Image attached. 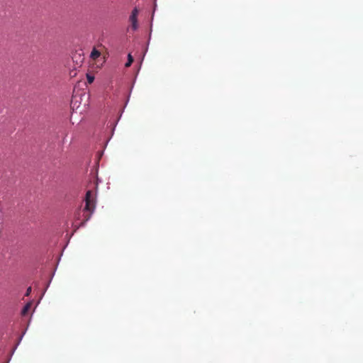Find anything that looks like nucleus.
Listing matches in <instances>:
<instances>
[{"label":"nucleus","instance_id":"nucleus-1","mask_svg":"<svg viewBox=\"0 0 363 363\" xmlns=\"http://www.w3.org/2000/svg\"><path fill=\"white\" fill-rule=\"evenodd\" d=\"M95 208V197L93 192L91 190L86 191L85 196V206L84 208V211L87 213L86 215L84 216L86 218V220H89L91 214L93 213Z\"/></svg>","mask_w":363,"mask_h":363},{"label":"nucleus","instance_id":"nucleus-3","mask_svg":"<svg viewBox=\"0 0 363 363\" xmlns=\"http://www.w3.org/2000/svg\"><path fill=\"white\" fill-rule=\"evenodd\" d=\"M100 55H101V54H100V52H99L98 50H96L94 49V50H92L91 53V57L93 59H96V58L99 57L100 56Z\"/></svg>","mask_w":363,"mask_h":363},{"label":"nucleus","instance_id":"nucleus-6","mask_svg":"<svg viewBox=\"0 0 363 363\" xmlns=\"http://www.w3.org/2000/svg\"><path fill=\"white\" fill-rule=\"evenodd\" d=\"M31 290H32V289H31V287H28V288L27 289V290H26V296H29V295H30V292H31Z\"/></svg>","mask_w":363,"mask_h":363},{"label":"nucleus","instance_id":"nucleus-5","mask_svg":"<svg viewBox=\"0 0 363 363\" xmlns=\"http://www.w3.org/2000/svg\"><path fill=\"white\" fill-rule=\"evenodd\" d=\"M30 306H31V303H27L23 308L22 310V314L23 315H26L27 313V312L28 311V310L30 309Z\"/></svg>","mask_w":363,"mask_h":363},{"label":"nucleus","instance_id":"nucleus-4","mask_svg":"<svg viewBox=\"0 0 363 363\" xmlns=\"http://www.w3.org/2000/svg\"><path fill=\"white\" fill-rule=\"evenodd\" d=\"M133 62V58L131 56V55L129 54L128 56V62L125 63V67H130Z\"/></svg>","mask_w":363,"mask_h":363},{"label":"nucleus","instance_id":"nucleus-2","mask_svg":"<svg viewBox=\"0 0 363 363\" xmlns=\"http://www.w3.org/2000/svg\"><path fill=\"white\" fill-rule=\"evenodd\" d=\"M138 15V10L137 8H135L131 13V15L130 16L129 20L132 24V27L134 30H136L138 28V20L137 17Z\"/></svg>","mask_w":363,"mask_h":363},{"label":"nucleus","instance_id":"nucleus-7","mask_svg":"<svg viewBox=\"0 0 363 363\" xmlns=\"http://www.w3.org/2000/svg\"><path fill=\"white\" fill-rule=\"evenodd\" d=\"M87 79H88L89 83H92L94 81V77L88 76Z\"/></svg>","mask_w":363,"mask_h":363}]
</instances>
